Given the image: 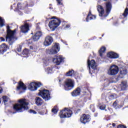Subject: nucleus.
<instances>
[{"instance_id": "obj_1", "label": "nucleus", "mask_w": 128, "mask_h": 128, "mask_svg": "<svg viewBox=\"0 0 128 128\" xmlns=\"http://www.w3.org/2000/svg\"><path fill=\"white\" fill-rule=\"evenodd\" d=\"M19 104H16L14 106V110L18 112H22L25 110H28V100L22 98L18 100Z\"/></svg>"}, {"instance_id": "obj_2", "label": "nucleus", "mask_w": 128, "mask_h": 128, "mask_svg": "<svg viewBox=\"0 0 128 128\" xmlns=\"http://www.w3.org/2000/svg\"><path fill=\"white\" fill-rule=\"evenodd\" d=\"M6 30L7 35L6 36V42L12 46V44L18 40V38L14 36V34H16V30H14L13 31L10 30V27L8 26H6Z\"/></svg>"}, {"instance_id": "obj_3", "label": "nucleus", "mask_w": 128, "mask_h": 128, "mask_svg": "<svg viewBox=\"0 0 128 128\" xmlns=\"http://www.w3.org/2000/svg\"><path fill=\"white\" fill-rule=\"evenodd\" d=\"M98 12L99 13L100 16H104V18H106L108 16V14L112 10V4L108 2L106 4V12H104V8L100 5H98L97 6Z\"/></svg>"}, {"instance_id": "obj_4", "label": "nucleus", "mask_w": 128, "mask_h": 128, "mask_svg": "<svg viewBox=\"0 0 128 128\" xmlns=\"http://www.w3.org/2000/svg\"><path fill=\"white\" fill-rule=\"evenodd\" d=\"M59 116L60 118H70L72 116V112L68 108H66L60 112Z\"/></svg>"}, {"instance_id": "obj_5", "label": "nucleus", "mask_w": 128, "mask_h": 128, "mask_svg": "<svg viewBox=\"0 0 128 128\" xmlns=\"http://www.w3.org/2000/svg\"><path fill=\"white\" fill-rule=\"evenodd\" d=\"M47 54H56L60 52V44L58 43H55L50 49H46Z\"/></svg>"}, {"instance_id": "obj_6", "label": "nucleus", "mask_w": 128, "mask_h": 128, "mask_svg": "<svg viewBox=\"0 0 128 128\" xmlns=\"http://www.w3.org/2000/svg\"><path fill=\"white\" fill-rule=\"evenodd\" d=\"M60 20L58 18H54V20L50 22L48 26L50 30L52 31L55 30L60 24Z\"/></svg>"}, {"instance_id": "obj_7", "label": "nucleus", "mask_w": 128, "mask_h": 128, "mask_svg": "<svg viewBox=\"0 0 128 128\" xmlns=\"http://www.w3.org/2000/svg\"><path fill=\"white\" fill-rule=\"evenodd\" d=\"M88 68L90 70V74H92V72H96L98 70L96 69V64L94 60H92L90 62V60H88Z\"/></svg>"}, {"instance_id": "obj_8", "label": "nucleus", "mask_w": 128, "mask_h": 128, "mask_svg": "<svg viewBox=\"0 0 128 128\" xmlns=\"http://www.w3.org/2000/svg\"><path fill=\"white\" fill-rule=\"evenodd\" d=\"M108 76H116L118 74V67L114 64L111 66L107 72Z\"/></svg>"}, {"instance_id": "obj_9", "label": "nucleus", "mask_w": 128, "mask_h": 128, "mask_svg": "<svg viewBox=\"0 0 128 128\" xmlns=\"http://www.w3.org/2000/svg\"><path fill=\"white\" fill-rule=\"evenodd\" d=\"M38 94L39 96H42L44 100H48L51 98L50 91L46 89L40 90Z\"/></svg>"}, {"instance_id": "obj_10", "label": "nucleus", "mask_w": 128, "mask_h": 128, "mask_svg": "<svg viewBox=\"0 0 128 128\" xmlns=\"http://www.w3.org/2000/svg\"><path fill=\"white\" fill-rule=\"evenodd\" d=\"M74 88V80L70 78L66 79L65 81L64 88L66 90H70Z\"/></svg>"}, {"instance_id": "obj_11", "label": "nucleus", "mask_w": 128, "mask_h": 128, "mask_svg": "<svg viewBox=\"0 0 128 128\" xmlns=\"http://www.w3.org/2000/svg\"><path fill=\"white\" fill-rule=\"evenodd\" d=\"M41 86L42 83L40 82H31L28 84V88L30 90L34 92L38 90V88H40Z\"/></svg>"}, {"instance_id": "obj_12", "label": "nucleus", "mask_w": 128, "mask_h": 128, "mask_svg": "<svg viewBox=\"0 0 128 128\" xmlns=\"http://www.w3.org/2000/svg\"><path fill=\"white\" fill-rule=\"evenodd\" d=\"M90 120V118L88 114H82L80 118V122H82V124H86V122H88Z\"/></svg>"}, {"instance_id": "obj_13", "label": "nucleus", "mask_w": 128, "mask_h": 128, "mask_svg": "<svg viewBox=\"0 0 128 128\" xmlns=\"http://www.w3.org/2000/svg\"><path fill=\"white\" fill-rule=\"evenodd\" d=\"M64 58L62 56H56L54 58H52V62L54 64H56L57 66H60L61 62H64Z\"/></svg>"}, {"instance_id": "obj_14", "label": "nucleus", "mask_w": 128, "mask_h": 128, "mask_svg": "<svg viewBox=\"0 0 128 128\" xmlns=\"http://www.w3.org/2000/svg\"><path fill=\"white\" fill-rule=\"evenodd\" d=\"M52 42H54L52 37L50 36H48L45 38L44 44L45 46H50V44H52Z\"/></svg>"}, {"instance_id": "obj_15", "label": "nucleus", "mask_w": 128, "mask_h": 128, "mask_svg": "<svg viewBox=\"0 0 128 128\" xmlns=\"http://www.w3.org/2000/svg\"><path fill=\"white\" fill-rule=\"evenodd\" d=\"M107 56L110 58H118V54L113 52H108Z\"/></svg>"}, {"instance_id": "obj_16", "label": "nucleus", "mask_w": 128, "mask_h": 128, "mask_svg": "<svg viewBox=\"0 0 128 128\" xmlns=\"http://www.w3.org/2000/svg\"><path fill=\"white\" fill-rule=\"evenodd\" d=\"M8 46L4 44L0 46V54H4L8 50Z\"/></svg>"}, {"instance_id": "obj_17", "label": "nucleus", "mask_w": 128, "mask_h": 128, "mask_svg": "<svg viewBox=\"0 0 128 128\" xmlns=\"http://www.w3.org/2000/svg\"><path fill=\"white\" fill-rule=\"evenodd\" d=\"M42 32L40 31L36 33V34L32 37V38L33 39V40L34 42H36L37 40H38L42 36Z\"/></svg>"}, {"instance_id": "obj_18", "label": "nucleus", "mask_w": 128, "mask_h": 128, "mask_svg": "<svg viewBox=\"0 0 128 128\" xmlns=\"http://www.w3.org/2000/svg\"><path fill=\"white\" fill-rule=\"evenodd\" d=\"M82 90L80 88H78L72 92V96H78L80 94Z\"/></svg>"}, {"instance_id": "obj_19", "label": "nucleus", "mask_w": 128, "mask_h": 128, "mask_svg": "<svg viewBox=\"0 0 128 128\" xmlns=\"http://www.w3.org/2000/svg\"><path fill=\"white\" fill-rule=\"evenodd\" d=\"M20 30L22 32L26 34L30 30V27L28 24H25L24 26L20 27Z\"/></svg>"}, {"instance_id": "obj_20", "label": "nucleus", "mask_w": 128, "mask_h": 128, "mask_svg": "<svg viewBox=\"0 0 128 128\" xmlns=\"http://www.w3.org/2000/svg\"><path fill=\"white\" fill-rule=\"evenodd\" d=\"M26 87L22 82H20L18 83V86H17V90H26Z\"/></svg>"}, {"instance_id": "obj_21", "label": "nucleus", "mask_w": 128, "mask_h": 128, "mask_svg": "<svg viewBox=\"0 0 128 128\" xmlns=\"http://www.w3.org/2000/svg\"><path fill=\"white\" fill-rule=\"evenodd\" d=\"M96 16H94L90 12L87 16V18H86V22H88L90 20H96Z\"/></svg>"}, {"instance_id": "obj_22", "label": "nucleus", "mask_w": 128, "mask_h": 128, "mask_svg": "<svg viewBox=\"0 0 128 128\" xmlns=\"http://www.w3.org/2000/svg\"><path fill=\"white\" fill-rule=\"evenodd\" d=\"M36 100V104L37 106H42V103L44 102L42 101V100L39 97H36L35 99Z\"/></svg>"}, {"instance_id": "obj_23", "label": "nucleus", "mask_w": 128, "mask_h": 128, "mask_svg": "<svg viewBox=\"0 0 128 128\" xmlns=\"http://www.w3.org/2000/svg\"><path fill=\"white\" fill-rule=\"evenodd\" d=\"M120 86H121V90H126L128 88V84L126 81H122Z\"/></svg>"}, {"instance_id": "obj_24", "label": "nucleus", "mask_w": 128, "mask_h": 128, "mask_svg": "<svg viewBox=\"0 0 128 128\" xmlns=\"http://www.w3.org/2000/svg\"><path fill=\"white\" fill-rule=\"evenodd\" d=\"M2 100L4 103V104H8V102H10V100L6 96H3L2 97Z\"/></svg>"}, {"instance_id": "obj_25", "label": "nucleus", "mask_w": 128, "mask_h": 128, "mask_svg": "<svg viewBox=\"0 0 128 128\" xmlns=\"http://www.w3.org/2000/svg\"><path fill=\"white\" fill-rule=\"evenodd\" d=\"M106 47L104 46H102L100 48V49L99 50V54L100 56H102L104 54V52H106Z\"/></svg>"}, {"instance_id": "obj_26", "label": "nucleus", "mask_w": 128, "mask_h": 128, "mask_svg": "<svg viewBox=\"0 0 128 128\" xmlns=\"http://www.w3.org/2000/svg\"><path fill=\"white\" fill-rule=\"evenodd\" d=\"M66 76H74V70H70L66 73Z\"/></svg>"}, {"instance_id": "obj_27", "label": "nucleus", "mask_w": 128, "mask_h": 128, "mask_svg": "<svg viewBox=\"0 0 128 128\" xmlns=\"http://www.w3.org/2000/svg\"><path fill=\"white\" fill-rule=\"evenodd\" d=\"M77 106H78L79 108H82V106H84V102L82 100H78L77 102Z\"/></svg>"}, {"instance_id": "obj_28", "label": "nucleus", "mask_w": 128, "mask_h": 128, "mask_svg": "<svg viewBox=\"0 0 128 128\" xmlns=\"http://www.w3.org/2000/svg\"><path fill=\"white\" fill-rule=\"evenodd\" d=\"M128 74V72L126 71V69H124L122 68L120 70V74L122 76H126Z\"/></svg>"}, {"instance_id": "obj_29", "label": "nucleus", "mask_w": 128, "mask_h": 128, "mask_svg": "<svg viewBox=\"0 0 128 128\" xmlns=\"http://www.w3.org/2000/svg\"><path fill=\"white\" fill-rule=\"evenodd\" d=\"M104 82H105V86H108V84H110V82H116L114 81V80L110 81L108 79H106L104 80Z\"/></svg>"}, {"instance_id": "obj_30", "label": "nucleus", "mask_w": 128, "mask_h": 128, "mask_svg": "<svg viewBox=\"0 0 128 128\" xmlns=\"http://www.w3.org/2000/svg\"><path fill=\"white\" fill-rule=\"evenodd\" d=\"M45 72H47V74H52L54 72V70H52V68H47L45 70Z\"/></svg>"}, {"instance_id": "obj_31", "label": "nucleus", "mask_w": 128, "mask_h": 128, "mask_svg": "<svg viewBox=\"0 0 128 128\" xmlns=\"http://www.w3.org/2000/svg\"><path fill=\"white\" fill-rule=\"evenodd\" d=\"M43 62L44 66H48V64H50V60H48V58H46L44 59Z\"/></svg>"}, {"instance_id": "obj_32", "label": "nucleus", "mask_w": 128, "mask_h": 128, "mask_svg": "<svg viewBox=\"0 0 128 128\" xmlns=\"http://www.w3.org/2000/svg\"><path fill=\"white\" fill-rule=\"evenodd\" d=\"M28 54H30V50L27 48L24 49L22 52L23 56H28Z\"/></svg>"}, {"instance_id": "obj_33", "label": "nucleus", "mask_w": 128, "mask_h": 128, "mask_svg": "<svg viewBox=\"0 0 128 128\" xmlns=\"http://www.w3.org/2000/svg\"><path fill=\"white\" fill-rule=\"evenodd\" d=\"M3 26H4V20L0 17V26L2 28Z\"/></svg>"}, {"instance_id": "obj_34", "label": "nucleus", "mask_w": 128, "mask_h": 128, "mask_svg": "<svg viewBox=\"0 0 128 128\" xmlns=\"http://www.w3.org/2000/svg\"><path fill=\"white\" fill-rule=\"evenodd\" d=\"M128 8H126L124 12V13L123 14V16L124 18H126V16H128Z\"/></svg>"}, {"instance_id": "obj_35", "label": "nucleus", "mask_w": 128, "mask_h": 128, "mask_svg": "<svg viewBox=\"0 0 128 128\" xmlns=\"http://www.w3.org/2000/svg\"><path fill=\"white\" fill-rule=\"evenodd\" d=\"M110 98L111 100H114V98H116V94H112L110 95Z\"/></svg>"}, {"instance_id": "obj_36", "label": "nucleus", "mask_w": 128, "mask_h": 128, "mask_svg": "<svg viewBox=\"0 0 128 128\" xmlns=\"http://www.w3.org/2000/svg\"><path fill=\"white\" fill-rule=\"evenodd\" d=\"M17 10H22V4L18 3L17 4V8H16Z\"/></svg>"}, {"instance_id": "obj_37", "label": "nucleus", "mask_w": 128, "mask_h": 128, "mask_svg": "<svg viewBox=\"0 0 128 128\" xmlns=\"http://www.w3.org/2000/svg\"><path fill=\"white\" fill-rule=\"evenodd\" d=\"M52 112L53 114H57L58 113V109L54 107V108L52 109Z\"/></svg>"}, {"instance_id": "obj_38", "label": "nucleus", "mask_w": 128, "mask_h": 128, "mask_svg": "<svg viewBox=\"0 0 128 128\" xmlns=\"http://www.w3.org/2000/svg\"><path fill=\"white\" fill-rule=\"evenodd\" d=\"M100 110H106V105H102L100 106Z\"/></svg>"}, {"instance_id": "obj_39", "label": "nucleus", "mask_w": 128, "mask_h": 128, "mask_svg": "<svg viewBox=\"0 0 128 128\" xmlns=\"http://www.w3.org/2000/svg\"><path fill=\"white\" fill-rule=\"evenodd\" d=\"M29 112H30V114H36V112L32 110H30Z\"/></svg>"}, {"instance_id": "obj_40", "label": "nucleus", "mask_w": 128, "mask_h": 128, "mask_svg": "<svg viewBox=\"0 0 128 128\" xmlns=\"http://www.w3.org/2000/svg\"><path fill=\"white\" fill-rule=\"evenodd\" d=\"M62 0H56L58 4H60V6H62Z\"/></svg>"}, {"instance_id": "obj_41", "label": "nucleus", "mask_w": 128, "mask_h": 128, "mask_svg": "<svg viewBox=\"0 0 128 128\" xmlns=\"http://www.w3.org/2000/svg\"><path fill=\"white\" fill-rule=\"evenodd\" d=\"M117 128H126V127L124 126L119 125L118 126Z\"/></svg>"}, {"instance_id": "obj_42", "label": "nucleus", "mask_w": 128, "mask_h": 128, "mask_svg": "<svg viewBox=\"0 0 128 128\" xmlns=\"http://www.w3.org/2000/svg\"><path fill=\"white\" fill-rule=\"evenodd\" d=\"M116 104H117V102H116V101L113 104V106H114V108H116Z\"/></svg>"}, {"instance_id": "obj_43", "label": "nucleus", "mask_w": 128, "mask_h": 128, "mask_svg": "<svg viewBox=\"0 0 128 128\" xmlns=\"http://www.w3.org/2000/svg\"><path fill=\"white\" fill-rule=\"evenodd\" d=\"M4 40H6V39H4V38H0V42H4Z\"/></svg>"}, {"instance_id": "obj_44", "label": "nucleus", "mask_w": 128, "mask_h": 128, "mask_svg": "<svg viewBox=\"0 0 128 128\" xmlns=\"http://www.w3.org/2000/svg\"><path fill=\"white\" fill-rule=\"evenodd\" d=\"M18 52H21L22 51V47L20 46H19V48H18L17 49Z\"/></svg>"}, {"instance_id": "obj_45", "label": "nucleus", "mask_w": 128, "mask_h": 128, "mask_svg": "<svg viewBox=\"0 0 128 128\" xmlns=\"http://www.w3.org/2000/svg\"><path fill=\"white\" fill-rule=\"evenodd\" d=\"M70 25L68 24L65 27V28H70Z\"/></svg>"}, {"instance_id": "obj_46", "label": "nucleus", "mask_w": 128, "mask_h": 128, "mask_svg": "<svg viewBox=\"0 0 128 128\" xmlns=\"http://www.w3.org/2000/svg\"><path fill=\"white\" fill-rule=\"evenodd\" d=\"M112 126L113 128L112 127V126H110V128H114V126H116V124L113 123V124H112Z\"/></svg>"}, {"instance_id": "obj_47", "label": "nucleus", "mask_w": 128, "mask_h": 128, "mask_svg": "<svg viewBox=\"0 0 128 128\" xmlns=\"http://www.w3.org/2000/svg\"><path fill=\"white\" fill-rule=\"evenodd\" d=\"M2 88L0 86V94H2Z\"/></svg>"}, {"instance_id": "obj_48", "label": "nucleus", "mask_w": 128, "mask_h": 128, "mask_svg": "<svg viewBox=\"0 0 128 128\" xmlns=\"http://www.w3.org/2000/svg\"><path fill=\"white\" fill-rule=\"evenodd\" d=\"M112 126V124H109L107 125V128H110V126Z\"/></svg>"}, {"instance_id": "obj_49", "label": "nucleus", "mask_w": 128, "mask_h": 128, "mask_svg": "<svg viewBox=\"0 0 128 128\" xmlns=\"http://www.w3.org/2000/svg\"><path fill=\"white\" fill-rule=\"evenodd\" d=\"M19 14H22V13L20 11H18Z\"/></svg>"}, {"instance_id": "obj_50", "label": "nucleus", "mask_w": 128, "mask_h": 128, "mask_svg": "<svg viewBox=\"0 0 128 128\" xmlns=\"http://www.w3.org/2000/svg\"><path fill=\"white\" fill-rule=\"evenodd\" d=\"M30 50H34V47H32V46H30Z\"/></svg>"}, {"instance_id": "obj_51", "label": "nucleus", "mask_w": 128, "mask_h": 128, "mask_svg": "<svg viewBox=\"0 0 128 128\" xmlns=\"http://www.w3.org/2000/svg\"><path fill=\"white\" fill-rule=\"evenodd\" d=\"M116 82H118V78H116Z\"/></svg>"}, {"instance_id": "obj_52", "label": "nucleus", "mask_w": 128, "mask_h": 128, "mask_svg": "<svg viewBox=\"0 0 128 128\" xmlns=\"http://www.w3.org/2000/svg\"><path fill=\"white\" fill-rule=\"evenodd\" d=\"M36 50H34V51L36 52Z\"/></svg>"}, {"instance_id": "obj_53", "label": "nucleus", "mask_w": 128, "mask_h": 128, "mask_svg": "<svg viewBox=\"0 0 128 128\" xmlns=\"http://www.w3.org/2000/svg\"><path fill=\"white\" fill-rule=\"evenodd\" d=\"M24 56V58H26V56Z\"/></svg>"}, {"instance_id": "obj_54", "label": "nucleus", "mask_w": 128, "mask_h": 128, "mask_svg": "<svg viewBox=\"0 0 128 128\" xmlns=\"http://www.w3.org/2000/svg\"><path fill=\"white\" fill-rule=\"evenodd\" d=\"M14 114H16V112H14Z\"/></svg>"}, {"instance_id": "obj_55", "label": "nucleus", "mask_w": 128, "mask_h": 128, "mask_svg": "<svg viewBox=\"0 0 128 128\" xmlns=\"http://www.w3.org/2000/svg\"><path fill=\"white\" fill-rule=\"evenodd\" d=\"M54 18V17H53V18Z\"/></svg>"}]
</instances>
